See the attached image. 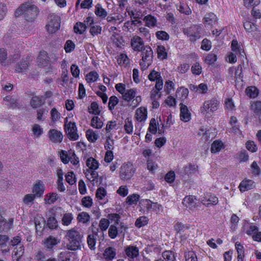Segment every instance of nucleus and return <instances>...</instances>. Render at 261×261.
<instances>
[{"label":"nucleus","instance_id":"nucleus-1","mask_svg":"<svg viewBox=\"0 0 261 261\" xmlns=\"http://www.w3.org/2000/svg\"><path fill=\"white\" fill-rule=\"evenodd\" d=\"M38 12L37 7L32 2H28L21 5L16 10L15 15L16 17L22 15L27 21L33 22L36 18Z\"/></svg>","mask_w":261,"mask_h":261},{"label":"nucleus","instance_id":"nucleus-2","mask_svg":"<svg viewBox=\"0 0 261 261\" xmlns=\"http://www.w3.org/2000/svg\"><path fill=\"white\" fill-rule=\"evenodd\" d=\"M142 59L140 61V65L141 69L144 70L146 69L153 62V53L151 48L146 45L141 51Z\"/></svg>","mask_w":261,"mask_h":261},{"label":"nucleus","instance_id":"nucleus-3","mask_svg":"<svg viewBox=\"0 0 261 261\" xmlns=\"http://www.w3.org/2000/svg\"><path fill=\"white\" fill-rule=\"evenodd\" d=\"M202 28L200 25H193L185 28L183 30L184 34L186 35L191 41L194 42L201 38Z\"/></svg>","mask_w":261,"mask_h":261},{"label":"nucleus","instance_id":"nucleus-4","mask_svg":"<svg viewBox=\"0 0 261 261\" xmlns=\"http://www.w3.org/2000/svg\"><path fill=\"white\" fill-rule=\"evenodd\" d=\"M60 17L57 15L52 14L48 17V23L46 27L49 33H54L60 29Z\"/></svg>","mask_w":261,"mask_h":261},{"label":"nucleus","instance_id":"nucleus-5","mask_svg":"<svg viewBox=\"0 0 261 261\" xmlns=\"http://www.w3.org/2000/svg\"><path fill=\"white\" fill-rule=\"evenodd\" d=\"M64 127L66 133L70 140L75 141L79 139L75 123L72 122H65Z\"/></svg>","mask_w":261,"mask_h":261},{"label":"nucleus","instance_id":"nucleus-6","mask_svg":"<svg viewBox=\"0 0 261 261\" xmlns=\"http://www.w3.org/2000/svg\"><path fill=\"white\" fill-rule=\"evenodd\" d=\"M134 169L132 164L128 163L121 167L120 178L123 180L129 179L134 175Z\"/></svg>","mask_w":261,"mask_h":261},{"label":"nucleus","instance_id":"nucleus-7","mask_svg":"<svg viewBox=\"0 0 261 261\" xmlns=\"http://www.w3.org/2000/svg\"><path fill=\"white\" fill-rule=\"evenodd\" d=\"M219 101L216 99H212L210 100L205 101L202 107L200 108V111L202 113L205 114L209 112H214L216 111L218 108Z\"/></svg>","mask_w":261,"mask_h":261},{"label":"nucleus","instance_id":"nucleus-8","mask_svg":"<svg viewBox=\"0 0 261 261\" xmlns=\"http://www.w3.org/2000/svg\"><path fill=\"white\" fill-rule=\"evenodd\" d=\"M140 204L145 207L148 211H153L156 213L163 211L162 205L157 202H153L149 199H142L140 201Z\"/></svg>","mask_w":261,"mask_h":261},{"label":"nucleus","instance_id":"nucleus-9","mask_svg":"<svg viewBox=\"0 0 261 261\" xmlns=\"http://www.w3.org/2000/svg\"><path fill=\"white\" fill-rule=\"evenodd\" d=\"M201 203L207 207L216 205L218 203V198L214 194H206L201 198Z\"/></svg>","mask_w":261,"mask_h":261},{"label":"nucleus","instance_id":"nucleus-10","mask_svg":"<svg viewBox=\"0 0 261 261\" xmlns=\"http://www.w3.org/2000/svg\"><path fill=\"white\" fill-rule=\"evenodd\" d=\"M130 44L134 50L136 51H141L145 46L143 39L138 36L131 39Z\"/></svg>","mask_w":261,"mask_h":261},{"label":"nucleus","instance_id":"nucleus-11","mask_svg":"<svg viewBox=\"0 0 261 261\" xmlns=\"http://www.w3.org/2000/svg\"><path fill=\"white\" fill-rule=\"evenodd\" d=\"M125 253L128 258L129 261H134V258L139 256V249L135 246H128L124 250Z\"/></svg>","mask_w":261,"mask_h":261},{"label":"nucleus","instance_id":"nucleus-12","mask_svg":"<svg viewBox=\"0 0 261 261\" xmlns=\"http://www.w3.org/2000/svg\"><path fill=\"white\" fill-rule=\"evenodd\" d=\"M255 187L254 181L251 179H245L242 180L240 185L239 188L242 192L252 189Z\"/></svg>","mask_w":261,"mask_h":261},{"label":"nucleus","instance_id":"nucleus-13","mask_svg":"<svg viewBox=\"0 0 261 261\" xmlns=\"http://www.w3.org/2000/svg\"><path fill=\"white\" fill-rule=\"evenodd\" d=\"M13 223V219L11 218L7 222L0 214V232L8 231L12 227Z\"/></svg>","mask_w":261,"mask_h":261},{"label":"nucleus","instance_id":"nucleus-14","mask_svg":"<svg viewBox=\"0 0 261 261\" xmlns=\"http://www.w3.org/2000/svg\"><path fill=\"white\" fill-rule=\"evenodd\" d=\"M180 119L184 122H188L191 119L190 113L187 106L182 103H180Z\"/></svg>","mask_w":261,"mask_h":261},{"label":"nucleus","instance_id":"nucleus-15","mask_svg":"<svg viewBox=\"0 0 261 261\" xmlns=\"http://www.w3.org/2000/svg\"><path fill=\"white\" fill-rule=\"evenodd\" d=\"M58 243L57 239L52 236H49L43 241L44 247L48 251H50Z\"/></svg>","mask_w":261,"mask_h":261},{"label":"nucleus","instance_id":"nucleus-16","mask_svg":"<svg viewBox=\"0 0 261 261\" xmlns=\"http://www.w3.org/2000/svg\"><path fill=\"white\" fill-rule=\"evenodd\" d=\"M48 136L53 142H61L63 139V135L61 132L55 129L49 130Z\"/></svg>","mask_w":261,"mask_h":261},{"label":"nucleus","instance_id":"nucleus-17","mask_svg":"<svg viewBox=\"0 0 261 261\" xmlns=\"http://www.w3.org/2000/svg\"><path fill=\"white\" fill-rule=\"evenodd\" d=\"M196 200V198L193 196H187L184 198L182 204L187 208L192 210L195 207Z\"/></svg>","mask_w":261,"mask_h":261},{"label":"nucleus","instance_id":"nucleus-18","mask_svg":"<svg viewBox=\"0 0 261 261\" xmlns=\"http://www.w3.org/2000/svg\"><path fill=\"white\" fill-rule=\"evenodd\" d=\"M116 255V249L112 247L107 248L103 253V257L107 260L113 259L115 257Z\"/></svg>","mask_w":261,"mask_h":261},{"label":"nucleus","instance_id":"nucleus-19","mask_svg":"<svg viewBox=\"0 0 261 261\" xmlns=\"http://www.w3.org/2000/svg\"><path fill=\"white\" fill-rule=\"evenodd\" d=\"M44 191V185L39 181L37 182L34 186L33 189V194L35 196L37 197H41Z\"/></svg>","mask_w":261,"mask_h":261},{"label":"nucleus","instance_id":"nucleus-20","mask_svg":"<svg viewBox=\"0 0 261 261\" xmlns=\"http://www.w3.org/2000/svg\"><path fill=\"white\" fill-rule=\"evenodd\" d=\"M136 118L140 122L145 121L147 118V109L144 107L138 109L136 112Z\"/></svg>","mask_w":261,"mask_h":261},{"label":"nucleus","instance_id":"nucleus-21","mask_svg":"<svg viewBox=\"0 0 261 261\" xmlns=\"http://www.w3.org/2000/svg\"><path fill=\"white\" fill-rule=\"evenodd\" d=\"M30 58L28 56L25 59H22L20 63L16 65L15 70L18 72H22L28 67Z\"/></svg>","mask_w":261,"mask_h":261},{"label":"nucleus","instance_id":"nucleus-22","mask_svg":"<svg viewBox=\"0 0 261 261\" xmlns=\"http://www.w3.org/2000/svg\"><path fill=\"white\" fill-rule=\"evenodd\" d=\"M86 166L89 168L87 170L88 172H90V170H96L99 166L98 162L92 157L89 158L86 162Z\"/></svg>","mask_w":261,"mask_h":261},{"label":"nucleus","instance_id":"nucleus-23","mask_svg":"<svg viewBox=\"0 0 261 261\" xmlns=\"http://www.w3.org/2000/svg\"><path fill=\"white\" fill-rule=\"evenodd\" d=\"M198 172V166L196 165L189 164L184 168V173L188 176L195 174Z\"/></svg>","mask_w":261,"mask_h":261},{"label":"nucleus","instance_id":"nucleus-24","mask_svg":"<svg viewBox=\"0 0 261 261\" xmlns=\"http://www.w3.org/2000/svg\"><path fill=\"white\" fill-rule=\"evenodd\" d=\"M217 21L216 15L212 12L206 14L203 18V23L206 24H213Z\"/></svg>","mask_w":261,"mask_h":261},{"label":"nucleus","instance_id":"nucleus-25","mask_svg":"<svg viewBox=\"0 0 261 261\" xmlns=\"http://www.w3.org/2000/svg\"><path fill=\"white\" fill-rule=\"evenodd\" d=\"M81 242L82 238L79 239L69 241V243L67 244V248L69 250L73 251L76 250L80 248Z\"/></svg>","mask_w":261,"mask_h":261},{"label":"nucleus","instance_id":"nucleus-26","mask_svg":"<svg viewBox=\"0 0 261 261\" xmlns=\"http://www.w3.org/2000/svg\"><path fill=\"white\" fill-rule=\"evenodd\" d=\"M224 148V145L222 141L216 140L211 145V150L212 153H216L220 151Z\"/></svg>","mask_w":261,"mask_h":261},{"label":"nucleus","instance_id":"nucleus-27","mask_svg":"<svg viewBox=\"0 0 261 261\" xmlns=\"http://www.w3.org/2000/svg\"><path fill=\"white\" fill-rule=\"evenodd\" d=\"M176 9L181 13L186 15H190L191 10L189 7L186 4L179 3L176 5Z\"/></svg>","mask_w":261,"mask_h":261},{"label":"nucleus","instance_id":"nucleus-28","mask_svg":"<svg viewBox=\"0 0 261 261\" xmlns=\"http://www.w3.org/2000/svg\"><path fill=\"white\" fill-rule=\"evenodd\" d=\"M23 253L24 248L20 245L18 248H17V247L14 248L12 257L13 260L16 259L17 261H19Z\"/></svg>","mask_w":261,"mask_h":261},{"label":"nucleus","instance_id":"nucleus-29","mask_svg":"<svg viewBox=\"0 0 261 261\" xmlns=\"http://www.w3.org/2000/svg\"><path fill=\"white\" fill-rule=\"evenodd\" d=\"M231 50L235 52L237 54H240L241 56L244 57V50L241 51L242 49L241 47V45L239 44L237 40L233 39L231 41Z\"/></svg>","mask_w":261,"mask_h":261},{"label":"nucleus","instance_id":"nucleus-30","mask_svg":"<svg viewBox=\"0 0 261 261\" xmlns=\"http://www.w3.org/2000/svg\"><path fill=\"white\" fill-rule=\"evenodd\" d=\"M66 236L68 238V241L81 238L80 232L74 228L68 230Z\"/></svg>","mask_w":261,"mask_h":261},{"label":"nucleus","instance_id":"nucleus-31","mask_svg":"<svg viewBox=\"0 0 261 261\" xmlns=\"http://www.w3.org/2000/svg\"><path fill=\"white\" fill-rule=\"evenodd\" d=\"M158 57L161 60L167 59V52L165 46L163 45H158L156 48Z\"/></svg>","mask_w":261,"mask_h":261},{"label":"nucleus","instance_id":"nucleus-32","mask_svg":"<svg viewBox=\"0 0 261 261\" xmlns=\"http://www.w3.org/2000/svg\"><path fill=\"white\" fill-rule=\"evenodd\" d=\"M236 248L238 253V261H243L244 257V250L243 246L239 242L235 244Z\"/></svg>","mask_w":261,"mask_h":261},{"label":"nucleus","instance_id":"nucleus-33","mask_svg":"<svg viewBox=\"0 0 261 261\" xmlns=\"http://www.w3.org/2000/svg\"><path fill=\"white\" fill-rule=\"evenodd\" d=\"M44 103V101H42L41 98L37 96H33L30 101V104L33 108L39 107Z\"/></svg>","mask_w":261,"mask_h":261},{"label":"nucleus","instance_id":"nucleus-34","mask_svg":"<svg viewBox=\"0 0 261 261\" xmlns=\"http://www.w3.org/2000/svg\"><path fill=\"white\" fill-rule=\"evenodd\" d=\"M136 96V91L133 89H130L127 90L122 95L123 99L127 101H130L134 98Z\"/></svg>","mask_w":261,"mask_h":261},{"label":"nucleus","instance_id":"nucleus-35","mask_svg":"<svg viewBox=\"0 0 261 261\" xmlns=\"http://www.w3.org/2000/svg\"><path fill=\"white\" fill-rule=\"evenodd\" d=\"M95 13L97 16L101 18H105L107 15V12L103 8H102V6L100 4H97L96 5Z\"/></svg>","mask_w":261,"mask_h":261},{"label":"nucleus","instance_id":"nucleus-36","mask_svg":"<svg viewBox=\"0 0 261 261\" xmlns=\"http://www.w3.org/2000/svg\"><path fill=\"white\" fill-rule=\"evenodd\" d=\"M45 221L43 219V226L41 224L39 219L38 218H34V223L35 224L37 233L38 235L42 234V230H43Z\"/></svg>","mask_w":261,"mask_h":261},{"label":"nucleus","instance_id":"nucleus-37","mask_svg":"<svg viewBox=\"0 0 261 261\" xmlns=\"http://www.w3.org/2000/svg\"><path fill=\"white\" fill-rule=\"evenodd\" d=\"M87 26L86 24L83 22H77L74 26V31L75 33L80 34H83L86 30Z\"/></svg>","mask_w":261,"mask_h":261},{"label":"nucleus","instance_id":"nucleus-38","mask_svg":"<svg viewBox=\"0 0 261 261\" xmlns=\"http://www.w3.org/2000/svg\"><path fill=\"white\" fill-rule=\"evenodd\" d=\"M46 226L51 229H56L58 227V221L55 217H49L48 218Z\"/></svg>","mask_w":261,"mask_h":261},{"label":"nucleus","instance_id":"nucleus-39","mask_svg":"<svg viewBox=\"0 0 261 261\" xmlns=\"http://www.w3.org/2000/svg\"><path fill=\"white\" fill-rule=\"evenodd\" d=\"M90 217L89 215L86 212H82L80 213L77 217V219L80 222L83 223H87L90 221Z\"/></svg>","mask_w":261,"mask_h":261},{"label":"nucleus","instance_id":"nucleus-40","mask_svg":"<svg viewBox=\"0 0 261 261\" xmlns=\"http://www.w3.org/2000/svg\"><path fill=\"white\" fill-rule=\"evenodd\" d=\"M246 94L251 98H255L258 95V89L253 86L249 87L246 90Z\"/></svg>","mask_w":261,"mask_h":261},{"label":"nucleus","instance_id":"nucleus-41","mask_svg":"<svg viewBox=\"0 0 261 261\" xmlns=\"http://www.w3.org/2000/svg\"><path fill=\"white\" fill-rule=\"evenodd\" d=\"M91 125L93 127L98 129L102 127L103 122L98 116H94L91 120Z\"/></svg>","mask_w":261,"mask_h":261},{"label":"nucleus","instance_id":"nucleus-42","mask_svg":"<svg viewBox=\"0 0 261 261\" xmlns=\"http://www.w3.org/2000/svg\"><path fill=\"white\" fill-rule=\"evenodd\" d=\"M148 219L145 216H141L138 218L136 222L135 225L138 228H140L147 224Z\"/></svg>","mask_w":261,"mask_h":261},{"label":"nucleus","instance_id":"nucleus-43","mask_svg":"<svg viewBox=\"0 0 261 261\" xmlns=\"http://www.w3.org/2000/svg\"><path fill=\"white\" fill-rule=\"evenodd\" d=\"M140 196L137 194H133L128 196L126 199V202L128 205L135 204L139 200Z\"/></svg>","mask_w":261,"mask_h":261},{"label":"nucleus","instance_id":"nucleus-44","mask_svg":"<svg viewBox=\"0 0 261 261\" xmlns=\"http://www.w3.org/2000/svg\"><path fill=\"white\" fill-rule=\"evenodd\" d=\"M73 215L71 213H65L62 219V223L63 225L68 226L73 220Z\"/></svg>","mask_w":261,"mask_h":261},{"label":"nucleus","instance_id":"nucleus-45","mask_svg":"<svg viewBox=\"0 0 261 261\" xmlns=\"http://www.w3.org/2000/svg\"><path fill=\"white\" fill-rule=\"evenodd\" d=\"M124 127L126 133L128 134H132L133 133V126L132 121L129 118L125 119Z\"/></svg>","mask_w":261,"mask_h":261},{"label":"nucleus","instance_id":"nucleus-46","mask_svg":"<svg viewBox=\"0 0 261 261\" xmlns=\"http://www.w3.org/2000/svg\"><path fill=\"white\" fill-rule=\"evenodd\" d=\"M96 242V238L94 237V234H89L87 237V243L88 246L91 250H94L95 249V244Z\"/></svg>","mask_w":261,"mask_h":261},{"label":"nucleus","instance_id":"nucleus-47","mask_svg":"<svg viewBox=\"0 0 261 261\" xmlns=\"http://www.w3.org/2000/svg\"><path fill=\"white\" fill-rule=\"evenodd\" d=\"M118 232L116 225H111L109 229L108 234L110 238L114 239L117 236Z\"/></svg>","mask_w":261,"mask_h":261},{"label":"nucleus","instance_id":"nucleus-48","mask_svg":"<svg viewBox=\"0 0 261 261\" xmlns=\"http://www.w3.org/2000/svg\"><path fill=\"white\" fill-rule=\"evenodd\" d=\"M98 77V74L96 71H91L86 75V81L88 83L95 82Z\"/></svg>","mask_w":261,"mask_h":261},{"label":"nucleus","instance_id":"nucleus-49","mask_svg":"<svg viewBox=\"0 0 261 261\" xmlns=\"http://www.w3.org/2000/svg\"><path fill=\"white\" fill-rule=\"evenodd\" d=\"M144 20L146 21V25L148 27H153L155 25L156 20L151 15H149L146 16L144 17Z\"/></svg>","mask_w":261,"mask_h":261},{"label":"nucleus","instance_id":"nucleus-50","mask_svg":"<svg viewBox=\"0 0 261 261\" xmlns=\"http://www.w3.org/2000/svg\"><path fill=\"white\" fill-rule=\"evenodd\" d=\"M110 225V221L106 218L100 219L99 223V227L102 231L107 230Z\"/></svg>","mask_w":261,"mask_h":261},{"label":"nucleus","instance_id":"nucleus-51","mask_svg":"<svg viewBox=\"0 0 261 261\" xmlns=\"http://www.w3.org/2000/svg\"><path fill=\"white\" fill-rule=\"evenodd\" d=\"M86 136L88 141L91 142H95L98 139L97 135L92 129H88L87 131Z\"/></svg>","mask_w":261,"mask_h":261},{"label":"nucleus","instance_id":"nucleus-52","mask_svg":"<svg viewBox=\"0 0 261 261\" xmlns=\"http://www.w3.org/2000/svg\"><path fill=\"white\" fill-rule=\"evenodd\" d=\"M58 195L56 193H52L49 195H46L44 198V200L48 204L54 203L58 199Z\"/></svg>","mask_w":261,"mask_h":261},{"label":"nucleus","instance_id":"nucleus-53","mask_svg":"<svg viewBox=\"0 0 261 261\" xmlns=\"http://www.w3.org/2000/svg\"><path fill=\"white\" fill-rule=\"evenodd\" d=\"M114 140L110 136L107 137L105 143V149L107 151H112L114 149Z\"/></svg>","mask_w":261,"mask_h":261},{"label":"nucleus","instance_id":"nucleus-54","mask_svg":"<svg viewBox=\"0 0 261 261\" xmlns=\"http://www.w3.org/2000/svg\"><path fill=\"white\" fill-rule=\"evenodd\" d=\"M90 27V33L93 36L101 33V27L100 26L93 24Z\"/></svg>","mask_w":261,"mask_h":261},{"label":"nucleus","instance_id":"nucleus-55","mask_svg":"<svg viewBox=\"0 0 261 261\" xmlns=\"http://www.w3.org/2000/svg\"><path fill=\"white\" fill-rule=\"evenodd\" d=\"M186 261H197V256L193 251H189L185 253Z\"/></svg>","mask_w":261,"mask_h":261},{"label":"nucleus","instance_id":"nucleus-56","mask_svg":"<svg viewBox=\"0 0 261 261\" xmlns=\"http://www.w3.org/2000/svg\"><path fill=\"white\" fill-rule=\"evenodd\" d=\"M244 27L247 32L254 31L257 30V25L255 23L249 21L244 23Z\"/></svg>","mask_w":261,"mask_h":261},{"label":"nucleus","instance_id":"nucleus-57","mask_svg":"<svg viewBox=\"0 0 261 261\" xmlns=\"http://www.w3.org/2000/svg\"><path fill=\"white\" fill-rule=\"evenodd\" d=\"M119 100L115 96H112L109 98L108 107L110 110L114 109L115 107L118 104Z\"/></svg>","mask_w":261,"mask_h":261},{"label":"nucleus","instance_id":"nucleus-58","mask_svg":"<svg viewBox=\"0 0 261 261\" xmlns=\"http://www.w3.org/2000/svg\"><path fill=\"white\" fill-rule=\"evenodd\" d=\"M162 257L166 261H174L175 257L171 251H165L162 253Z\"/></svg>","mask_w":261,"mask_h":261},{"label":"nucleus","instance_id":"nucleus-59","mask_svg":"<svg viewBox=\"0 0 261 261\" xmlns=\"http://www.w3.org/2000/svg\"><path fill=\"white\" fill-rule=\"evenodd\" d=\"M32 131L36 137H39L43 134V128L38 124H35L33 126Z\"/></svg>","mask_w":261,"mask_h":261},{"label":"nucleus","instance_id":"nucleus-60","mask_svg":"<svg viewBox=\"0 0 261 261\" xmlns=\"http://www.w3.org/2000/svg\"><path fill=\"white\" fill-rule=\"evenodd\" d=\"M216 60L217 55L214 53H210L208 54L205 58V62L208 65L214 64Z\"/></svg>","mask_w":261,"mask_h":261},{"label":"nucleus","instance_id":"nucleus-61","mask_svg":"<svg viewBox=\"0 0 261 261\" xmlns=\"http://www.w3.org/2000/svg\"><path fill=\"white\" fill-rule=\"evenodd\" d=\"M66 181L70 184L72 185L76 182V178L74 173L72 171L68 172L65 176Z\"/></svg>","mask_w":261,"mask_h":261},{"label":"nucleus","instance_id":"nucleus-62","mask_svg":"<svg viewBox=\"0 0 261 261\" xmlns=\"http://www.w3.org/2000/svg\"><path fill=\"white\" fill-rule=\"evenodd\" d=\"M148 78L151 81H154L159 80L162 77L160 72L153 70L148 75Z\"/></svg>","mask_w":261,"mask_h":261},{"label":"nucleus","instance_id":"nucleus-63","mask_svg":"<svg viewBox=\"0 0 261 261\" xmlns=\"http://www.w3.org/2000/svg\"><path fill=\"white\" fill-rule=\"evenodd\" d=\"M212 132L209 130H205L204 128H201L199 134L202 135V139L204 140L205 141L209 140L211 137Z\"/></svg>","mask_w":261,"mask_h":261},{"label":"nucleus","instance_id":"nucleus-64","mask_svg":"<svg viewBox=\"0 0 261 261\" xmlns=\"http://www.w3.org/2000/svg\"><path fill=\"white\" fill-rule=\"evenodd\" d=\"M251 109L257 114L261 113V101H257L251 105Z\"/></svg>","mask_w":261,"mask_h":261}]
</instances>
